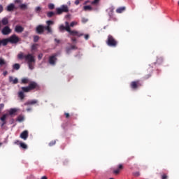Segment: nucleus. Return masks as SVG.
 I'll return each mask as SVG.
<instances>
[{
	"label": "nucleus",
	"instance_id": "nucleus-1",
	"mask_svg": "<svg viewBox=\"0 0 179 179\" xmlns=\"http://www.w3.org/2000/svg\"><path fill=\"white\" fill-rule=\"evenodd\" d=\"M21 90L22 91L18 92V97L20 100H24V93H29L31 92V90H40V85L37 83L31 81L28 86L22 87Z\"/></svg>",
	"mask_w": 179,
	"mask_h": 179
},
{
	"label": "nucleus",
	"instance_id": "nucleus-2",
	"mask_svg": "<svg viewBox=\"0 0 179 179\" xmlns=\"http://www.w3.org/2000/svg\"><path fill=\"white\" fill-rule=\"evenodd\" d=\"M17 57L19 59H24L31 71L34 69V64H36V58L34 57V55L30 53L24 55L23 52H21L18 54Z\"/></svg>",
	"mask_w": 179,
	"mask_h": 179
},
{
	"label": "nucleus",
	"instance_id": "nucleus-3",
	"mask_svg": "<svg viewBox=\"0 0 179 179\" xmlns=\"http://www.w3.org/2000/svg\"><path fill=\"white\" fill-rule=\"evenodd\" d=\"M20 41V38L16 36V34H13L10 36L8 38H4L3 40H0V46L1 45H8V43L11 44H17Z\"/></svg>",
	"mask_w": 179,
	"mask_h": 179
},
{
	"label": "nucleus",
	"instance_id": "nucleus-4",
	"mask_svg": "<svg viewBox=\"0 0 179 179\" xmlns=\"http://www.w3.org/2000/svg\"><path fill=\"white\" fill-rule=\"evenodd\" d=\"M106 43L108 47H113V48H115L118 45V41L113 35L108 36Z\"/></svg>",
	"mask_w": 179,
	"mask_h": 179
},
{
	"label": "nucleus",
	"instance_id": "nucleus-5",
	"mask_svg": "<svg viewBox=\"0 0 179 179\" xmlns=\"http://www.w3.org/2000/svg\"><path fill=\"white\" fill-rule=\"evenodd\" d=\"M56 12L57 15H62V13L69 12V8L67 5H62L60 8H56Z\"/></svg>",
	"mask_w": 179,
	"mask_h": 179
},
{
	"label": "nucleus",
	"instance_id": "nucleus-6",
	"mask_svg": "<svg viewBox=\"0 0 179 179\" xmlns=\"http://www.w3.org/2000/svg\"><path fill=\"white\" fill-rule=\"evenodd\" d=\"M141 86H142V83L139 80L132 81L130 83V87L133 90H137V89H139V87H141Z\"/></svg>",
	"mask_w": 179,
	"mask_h": 179
},
{
	"label": "nucleus",
	"instance_id": "nucleus-7",
	"mask_svg": "<svg viewBox=\"0 0 179 179\" xmlns=\"http://www.w3.org/2000/svg\"><path fill=\"white\" fill-rule=\"evenodd\" d=\"M124 169V165L122 164H120L117 165V167L116 169H113V173L115 174V176H118L121 171Z\"/></svg>",
	"mask_w": 179,
	"mask_h": 179
},
{
	"label": "nucleus",
	"instance_id": "nucleus-8",
	"mask_svg": "<svg viewBox=\"0 0 179 179\" xmlns=\"http://www.w3.org/2000/svg\"><path fill=\"white\" fill-rule=\"evenodd\" d=\"M1 33L3 36H8L12 33V29L8 26H6L2 29Z\"/></svg>",
	"mask_w": 179,
	"mask_h": 179
},
{
	"label": "nucleus",
	"instance_id": "nucleus-9",
	"mask_svg": "<svg viewBox=\"0 0 179 179\" xmlns=\"http://www.w3.org/2000/svg\"><path fill=\"white\" fill-rule=\"evenodd\" d=\"M45 26L43 25H38L36 29V31L37 34H43L44 33Z\"/></svg>",
	"mask_w": 179,
	"mask_h": 179
},
{
	"label": "nucleus",
	"instance_id": "nucleus-10",
	"mask_svg": "<svg viewBox=\"0 0 179 179\" xmlns=\"http://www.w3.org/2000/svg\"><path fill=\"white\" fill-rule=\"evenodd\" d=\"M69 34L70 36H76V37H82V36H83V34L75 30L70 31Z\"/></svg>",
	"mask_w": 179,
	"mask_h": 179
},
{
	"label": "nucleus",
	"instance_id": "nucleus-11",
	"mask_svg": "<svg viewBox=\"0 0 179 179\" xmlns=\"http://www.w3.org/2000/svg\"><path fill=\"white\" fill-rule=\"evenodd\" d=\"M9 115L8 114H3L1 117H0V121H1V127H3L4 125H6V118H8V116Z\"/></svg>",
	"mask_w": 179,
	"mask_h": 179
},
{
	"label": "nucleus",
	"instance_id": "nucleus-12",
	"mask_svg": "<svg viewBox=\"0 0 179 179\" xmlns=\"http://www.w3.org/2000/svg\"><path fill=\"white\" fill-rule=\"evenodd\" d=\"M20 138H21V139H24V141H26V139L29 138V131L27 130L22 131L20 136Z\"/></svg>",
	"mask_w": 179,
	"mask_h": 179
},
{
	"label": "nucleus",
	"instance_id": "nucleus-13",
	"mask_svg": "<svg viewBox=\"0 0 179 179\" xmlns=\"http://www.w3.org/2000/svg\"><path fill=\"white\" fill-rule=\"evenodd\" d=\"M56 61H57V55L50 56L49 57V64L50 65H55Z\"/></svg>",
	"mask_w": 179,
	"mask_h": 179
},
{
	"label": "nucleus",
	"instance_id": "nucleus-14",
	"mask_svg": "<svg viewBox=\"0 0 179 179\" xmlns=\"http://www.w3.org/2000/svg\"><path fill=\"white\" fill-rule=\"evenodd\" d=\"M38 101L37 99L29 100L24 103V106H34V104H37Z\"/></svg>",
	"mask_w": 179,
	"mask_h": 179
},
{
	"label": "nucleus",
	"instance_id": "nucleus-15",
	"mask_svg": "<svg viewBox=\"0 0 179 179\" xmlns=\"http://www.w3.org/2000/svg\"><path fill=\"white\" fill-rule=\"evenodd\" d=\"M6 9L7 12H13V10H15V4L13 3L9 4L8 6H7Z\"/></svg>",
	"mask_w": 179,
	"mask_h": 179
},
{
	"label": "nucleus",
	"instance_id": "nucleus-16",
	"mask_svg": "<svg viewBox=\"0 0 179 179\" xmlns=\"http://www.w3.org/2000/svg\"><path fill=\"white\" fill-rule=\"evenodd\" d=\"M24 30V28L20 25L15 26V31L16 33H23V31Z\"/></svg>",
	"mask_w": 179,
	"mask_h": 179
},
{
	"label": "nucleus",
	"instance_id": "nucleus-17",
	"mask_svg": "<svg viewBox=\"0 0 179 179\" xmlns=\"http://www.w3.org/2000/svg\"><path fill=\"white\" fill-rule=\"evenodd\" d=\"M2 66L7 67L8 66V63L5 60V59L1 57L0 58V68H2Z\"/></svg>",
	"mask_w": 179,
	"mask_h": 179
},
{
	"label": "nucleus",
	"instance_id": "nucleus-18",
	"mask_svg": "<svg viewBox=\"0 0 179 179\" xmlns=\"http://www.w3.org/2000/svg\"><path fill=\"white\" fill-rule=\"evenodd\" d=\"M8 79L9 82L13 83V85H16L19 83V80H17V78L13 79V77L12 76H10Z\"/></svg>",
	"mask_w": 179,
	"mask_h": 179
},
{
	"label": "nucleus",
	"instance_id": "nucleus-19",
	"mask_svg": "<svg viewBox=\"0 0 179 179\" xmlns=\"http://www.w3.org/2000/svg\"><path fill=\"white\" fill-rule=\"evenodd\" d=\"M66 27L64 28V30H66V31H68V33H70L72 30H71V26H69V22H66Z\"/></svg>",
	"mask_w": 179,
	"mask_h": 179
},
{
	"label": "nucleus",
	"instance_id": "nucleus-20",
	"mask_svg": "<svg viewBox=\"0 0 179 179\" xmlns=\"http://www.w3.org/2000/svg\"><path fill=\"white\" fill-rule=\"evenodd\" d=\"M1 23L3 26H6L9 23V20L8 18L4 17L1 20Z\"/></svg>",
	"mask_w": 179,
	"mask_h": 179
},
{
	"label": "nucleus",
	"instance_id": "nucleus-21",
	"mask_svg": "<svg viewBox=\"0 0 179 179\" xmlns=\"http://www.w3.org/2000/svg\"><path fill=\"white\" fill-rule=\"evenodd\" d=\"M126 8L125 7H120L116 10L117 13H122L125 10Z\"/></svg>",
	"mask_w": 179,
	"mask_h": 179
},
{
	"label": "nucleus",
	"instance_id": "nucleus-22",
	"mask_svg": "<svg viewBox=\"0 0 179 179\" xmlns=\"http://www.w3.org/2000/svg\"><path fill=\"white\" fill-rule=\"evenodd\" d=\"M29 78H24L21 80V83H22L23 85H27V83H29Z\"/></svg>",
	"mask_w": 179,
	"mask_h": 179
},
{
	"label": "nucleus",
	"instance_id": "nucleus-23",
	"mask_svg": "<svg viewBox=\"0 0 179 179\" xmlns=\"http://www.w3.org/2000/svg\"><path fill=\"white\" fill-rule=\"evenodd\" d=\"M38 46V44H37V43L32 44L31 46V51H36V50H37Z\"/></svg>",
	"mask_w": 179,
	"mask_h": 179
},
{
	"label": "nucleus",
	"instance_id": "nucleus-24",
	"mask_svg": "<svg viewBox=\"0 0 179 179\" xmlns=\"http://www.w3.org/2000/svg\"><path fill=\"white\" fill-rule=\"evenodd\" d=\"M17 111V110H16L15 108L10 109V110L8 111L9 115H13V114H15Z\"/></svg>",
	"mask_w": 179,
	"mask_h": 179
},
{
	"label": "nucleus",
	"instance_id": "nucleus-25",
	"mask_svg": "<svg viewBox=\"0 0 179 179\" xmlns=\"http://www.w3.org/2000/svg\"><path fill=\"white\" fill-rule=\"evenodd\" d=\"M20 148H22V149L26 150L27 149V145L24 143H20Z\"/></svg>",
	"mask_w": 179,
	"mask_h": 179
},
{
	"label": "nucleus",
	"instance_id": "nucleus-26",
	"mask_svg": "<svg viewBox=\"0 0 179 179\" xmlns=\"http://www.w3.org/2000/svg\"><path fill=\"white\" fill-rule=\"evenodd\" d=\"M13 69H15V71H19V69H20V64H15L13 66Z\"/></svg>",
	"mask_w": 179,
	"mask_h": 179
},
{
	"label": "nucleus",
	"instance_id": "nucleus-27",
	"mask_svg": "<svg viewBox=\"0 0 179 179\" xmlns=\"http://www.w3.org/2000/svg\"><path fill=\"white\" fill-rule=\"evenodd\" d=\"M157 64H158L159 65H160L161 64H163V57H157Z\"/></svg>",
	"mask_w": 179,
	"mask_h": 179
},
{
	"label": "nucleus",
	"instance_id": "nucleus-28",
	"mask_svg": "<svg viewBox=\"0 0 179 179\" xmlns=\"http://www.w3.org/2000/svg\"><path fill=\"white\" fill-rule=\"evenodd\" d=\"M17 121H18V122H22L24 121V117H23L22 115H19L17 118Z\"/></svg>",
	"mask_w": 179,
	"mask_h": 179
},
{
	"label": "nucleus",
	"instance_id": "nucleus-29",
	"mask_svg": "<svg viewBox=\"0 0 179 179\" xmlns=\"http://www.w3.org/2000/svg\"><path fill=\"white\" fill-rule=\"evenodd\" d=\"M45 30H46L48 33H52V29L50 26H45Z\"/></svg>",
	"mask_w": 179,
	"mask_h": 179
},
{
	"label": "nucleus",
	"instance_id": "nucleus-30",
	"mask_svg": "<svg viewBox=\"0 0 179 179\" xmlns=\"http://www.w3.org/2000/svg\"><path fill=\"white\" fill-rule=\"evenodd\" d=\"M54 15H55V13H54L52 11H50V12L47 13L48 17H52V16H54Z\"/></svg>",
	"mask_w": 179,
	"mask_h": 179
},
{
	"label": "nucleus",
	"instance_id": "nucleus-31",
	"mask_svg": "<svg viewBox=\"0 0 179 179\" xmlns=\"http://www.w3.org/2000/svg\"><path fill=\"white\" fill-rule=\"evenodd\" d=\"M40 40V36L36 35L34 36V43H37Z\"/></svg>",
	"mask_w": 179,
	"mask_h": 179
},
{
	"label": "nucleus",
	"instance_id": "nucleus-32",
	"mask_svg": "<svg viewBox=\"0 0 179 179\" xmlns=\"http://www.w3.org/2000/svg\"><path fill=\"white\" fill-rule=\"evenodd\" d=\"M48 6L49 9H50L51 10H52V9H55V6L52 3H49Z\"/></svg>",
	"mask_w": 179,
	"mask_h": 179
},
{
	"label": "nucleus",
	"instance_id": "nucleus-33",
	"mask_svg": "<svg viewBox=\"0 0 179 179\" xmlns=\"http://www.w3.org/2000/svg\"><path fill=\"white\" fill-rule=\"evenodd\" d=\"M84 10H92V6H85Z\"/></svg>",
	"mask_w": 179,
	"mask_h": 179
},
{
	"label": "nucleus",
	"instance_id": "nucleus-34",
	"mask_svg": "<svg viewBox=\"0 0 179 179\" xmlns=\"http://www.w3.org/2000/svg\"><path fill=\"white\" fill-rule=\"evenodd\" d=\"M20 9L24 10V9H27V6L26 4H21L20 6Z\"/></svg>",
	"mask_w": 179,
	"mask_h": 179
},
{
	"label": "nucleus",
	"instance_id": "nucleus-35",
	"mask_svg": "<svg viewBox=\"0 0 179 179\" xmlns=\"http://www.w3.org/2000/svg\"><path fill=\"white\" fill-rule=\"evenodd\" d=\"M55 143H57V141L53 140L49 143V146H54V145H55Z\"/></svg>",
	"mask_w": 179,
	"mask_h": 179
},
{
	"label": "nucleus",
	"instance_id": "nucleus-36",
	"mask_svg": "<svg viewBox=\"0 0 179 179\" xmlns=\"http://www.w3.org/2000/svg\"><path fill=\"white\" fill-rule=\"evenodd\" d=\"M152 77V74H147L145 75L144 77H143V79L145 80H147V79H149V78H151Z\"/></svg>",
	"mask_w": 179,
	"mask_h": 179
},
{
	"label": "nucleus",
	"instance_id": "nucleus-37",
	"mask_svg": "<svg viewBox=\"0 0 179 179\" xmlns=\"http://www.w3.org/2000/svg\"><path fill=\"white\" fill-rule=\"evenodd\" d=\"M71 51H72V49L71 48V47H68L66 48V54H70Z\"/></svg>",
	"mask_w": 179,
	"mask_h": 179
},
{
	"label": "nucleus",
	"instance_id": "nucleus-38",
	"mask_svg": "<svg viewBox=\"0 0 179 179\" xmlns=\"http://www.w3.org/2000/svg\"><path fill=\"white\" fill-rule=\"evenodd\" d=\"M133 176H134V177H139V176H141V173H139V171L134 172Z\"/></svg>",
	"mask_w": 179,
	"mask_h": 179
},
{
	"label": "nucleus",
	"instance_id": "nucleus-39",
	"mask_svg": "<svg viewBox=\"0 0 179 179\" xmlns=\"http://www.w3.org/2000/svg\"><path fill=\"white\" fill-rule=\"evenodd\" d=\"M100 2V0H94L93 1L91 2L92 5H96Z\"/></svg>",
	"mask_w": 179,
	"mask_h": 179
},
{
	"label": "nucleus",
	"instance_id": "nucleus-40",
	"mask_svg": "<svg viewBox=\"0 0 179 179\" xmlns=\"http://www.w3.org/2000/svg\"><path fill=\"white\" fill-rule=\"evenodd\" d=\"M46 23H47V26H50L51 24H54V22L53 21H51V20H48V21H47L46 22Z\"/></svg>",
	"mask_w": 179,
	"mask_h": 179
},
{
	"label": "nucleus",
	"instance_id": "nucleus-41",
	"mask_svg": "<svg viewBox=\"0 0 179 179\" xmlns=\"http://www.w3.org/2000/svg\"><path fill=\"white\" fill-rule=\"evenodd\" d=\"M78 24V22H72L70 23V27H73V26Z\"/></svg>",
	"mask_w": 179,
	"mask_h": 179
},
{
	"label": "nucleus",
	"instance_id": "nucleus-42",
	"mask_svg": "<svg viewBox=\"0 0 179 179\" xmlns=\"http://www.w3.org/2000/svg\"><path fill=\"white\" fill-rule=\"evenodd\" d=\"M71 50H78V47L75 45H71Z\"/></svg>",
	"mask_w": 179,
	"mask_h": 179
},
{
	"label": "nucleus",
	"instance_id": "nucleus-43",
	"mask_svg": "<svg viewBox=\"0 0 179 179\" xmlns=\"http://www.w3.org/2000/svg\"><path fill=\"white\" fill-rule=\"evenodd\" d=\"M59 30H60L61 31H62L63 30H65V26H64V25H60V27H59Z\"/></svg>",
	"mask_w": 179,
	"mask_h": 179
},
{
	"label": "nucleus",
	"instance_id": "nucleus-44",
	"mask_svg": "<svg viewBox=\"0 0 179 179\" xmlns=\"http://www.w3.org/2000/svg\"><path fill=\"white\" fill-rule=\"evenodd\" d=\"M36 12L38 13L41 10V7H36L35 9Z\"/></svg>",
	"mask_w": 179,
	"mask_h": 179
},
{
	"label": "nucleus",
	"instance_id": "nucleus-45",
	"mask_svg": "<svg viewBox=\"0 0 179 179\" xmlns=\"http://www.w3.org/2000/svg\"><path fill=\"white\" fill-rule=\"evenodd\" d=\"M135 159V157H134V156H131L130 157H129V158L127 159V162H129V161H131V160H132V159Z\"/></svg>",
	"mask_w": 179,
	"mask_h": 179
},
{
	"label": "nucleus",
	"instance_id": "nucleus-46",
	"mask_svg": "<svg viewBox=\"0 0 179 179\" xmlns=\"http://www.w3.org/2000/svg\"><path fill=\"white\" fill-rule=\"evenodd\" d=\"M3 12V6L0 4V13H2Z\"/></svg>",
	"mask_w": 179,
	"mask_h": 179
},
{
	"label": "nucleus",
	"instance_id": "nucleus-47",
	"mask_svg": "<svg viewBox=\"0 0 179 179\" xmlns=\"http://www.w3.org/2000/svg\"><path fill=\"white\" fill-rule=\"evenodd\" d=\"M55 43H57V44H59L61 43V40L57 39V38H55Z\"/></svg>",
	"mask_w": 179,
	"mask_h": 179
},
{
	"label": "nucleus",
	"instance_id": "nucleus-48",
	"mask_svg": "<svg viewBox=\"0 0 179 179\" xmlns=\"http://www.w3.org/2000/svg\"><path fill=\"white\" fill-rule=\"evenodd\" d=\"M162 179H167V175L166 173L162 176Z\"/></svg>",
	"mask_w": 179,
	"mask_h": 179
},
{
	"label": "nucleus",
	"instance_id": "nucleus-49",
	"mask_svg": "<svg viewBox=\"0 0 179 179\" xmlns=\"http://www.w3.org/2000/svg\"><path fill=\"white\" fill-rule=\"evenodd\" d=\"M87 19H86V18H82V22H83V23H87Z\"/></svg>",
	"mask_w": 179,
	"mask_h": 179
},
{
	"label": "nucleus",
	"instance_id": "nucleus-50",
	"mask_svg": "<svg viewBox=\"0 0 179 179\" xmlns=\"http://www.w3.org/2000/svg\"><path fill=\"white\" fill-rule=\"evenodd\" d=\"M14 143H15V145H20V141L19 140H16V141L14 142Z\"/></svg>",
	"mask_w": 179,
	"mask_h": 179
},
{
	"label": "nucleus",
	"instance_id": "nucleus-51",
	"mask_svg": "<svg viewBox=\"0 0 179 179\" xmlns=\"http://www.w3.org/2000/svg\"><path fill=\"white\" fill-rule=\"evenodd\" d=\"M85 40H89V34H85Z\"/></svg>",
	"mask_w": 179,
	"mask_h": 179
},
{
	"label": "nucleus",
	"instance_id": "nucleus-52",
	"mask_svg": "<svg viewBox=\"0 0 179 179\" xmlns=\"http://www.w3.org/2000/svg\"><path fill=\"white\" fill-rule=\"evenodd\" d=\"M71 41H73V43H76V38H71Z\"/></svg>",
	"mask_w": 179,
	"mask_h": 179
},
{
	"label": "nucleus",
	"instance_id": "nucleus-53",
	"mask_svg": "<svg viewBox=\"0 0 179 179\" xmlns=\"http://www.w3.org/2000/svg\"><path fill=\"white\" fill-rule=\"evenodd\" d=\"M79 3H80V1H79V0H76L75 1V5H79Z\"/></svg>",
	"mask_w": 179,
	"mask_h": 179
},
{
	"label": "nucleus",
	"instance_id": "nucleus-54",
	"mask_svg": "<svg viewBox=\"0 0 179 179\" xmlns=\"http://www.w3.org/2000/svg\"><path fill=\"white\" fill-rule=\"evenodd\" d=\"M64 115L66 116V118H69L70 117L69 113H64Z\"/></svg>",
	"mask_w": 179,
	"mask_h": 179
},
{
	"label": "nucleus",
	"instance_id": "nucleus-55",
	"mask_svg": "<svg viewBox=\"0 0 179 179\" xmlns=\"http://www.w3.org/2000/svg\"><path fill=\"white\" fill-rule=\"evenodd\" d=\"M3 76H6V75H8V72L6 71H3Z\"/></svg>",
	"mask_w": 179,
	"mask_h": 179
},
{
	"label": "nucleus",
	"instance_id": "nucleus-56",
	"mask_svg": "<svg viewBox=\"0 0 179 179\" xmlns=\"http://www.w3.org/2000/svg\"><path fill=\"white\" fill-rule=\"evenodd\" d=\"M0 107L1 108H3V107H5V105L3 103H1Z\"/></svg>",
	"mask_w": 179,
	"mask_h": 179
},
{
	"label": "nucleus",
	"instance_id": "nucleus-57",
	"mask_svg": "<svg viewBox=\"0 0 179 179\" xmlns=\"http://www.w3.org/2000/svg\"><path fill=\"white\" fill-rule=\"evenodd\" d=\"M15 2H16L17 3H20V0H15Z\"/></svg>",
	"mask_w": 179,
	"mask_h": 179
},
{
	"label": "nucleus",
	"instance_id": "nucleus-58",
	"mask_svg": "<svg viewBox=\"0 0 179 179\" xmlns=\"http://www.w3.org/2000/svg\"><path fill=\"white\" fill-rule=\"evenodd\" d=\"M38 59H41V55H39L38 56Z\"/></svg>",
	"mask_w": 179,
	"mask_h": 179
},
{
	"label": "nucleus",
	"instance_id": "nucleus-59",
	"mask_svg": "<svg viewBox=\"0 0 179 179\" xmlns=\"http://www.w3.org/2000/svg\"><path fill=\"white\" fill-rule=\"evenodd\" d=\"M41 179H47V177H46V176H43V177L41 178Z\"/></svg>",
	"mask_w": 179,
	"mask_h": 179
},
{
	"label": "nucleus",
	"instance_id": "nucleus-60",
	"mask_svg": "<svg viewBox=\"0 0 179 179\" xmlns=\"http://www.w3.org/2000/svg\"><path fill=\"white\" fill-rule=\"evenodd\" d=\"M30 110H31V108H27V111H30Z\"/></svg>",
	"mask_w": 179,
	"mask_h": 179
},
{
	"label": "nucleus",
	"instance_id": "nucleus-61",
	"mask_svg": "<svg viewBox=\"0 0 179 179\" xmlns=\"http://www.w3.org/2000/svg\"><path fill=\"white\" fill-rule=\"evenodd\" d=\"M0 146H2V143H0Z\"/></svg>",
	"mask_w": 179,
	"mask_h": 179
},
{
	"label": "nucleus",
	"instance_id": "nucleus-62",
	"mask_svg": "<svg viewBox=\"0 0 179 179\" xmlns=\"http://www.w3.org/2000/svg\"><path fill=\"white\" fill-rule=\"evenodd\" d=\"M109 179H114L113 178H109Z\"/></svg>",
	"mask_w": 179,
	"mask_h": 179
},
{
	"label": "nucleus",
	"instance_id": "nucleus-63",
	"mask_svg": "<svg viewBox=\"0 0 179 179\" xmlns=\"http://www.w3.org/2000/svg\"><path fill=\"white\" fill-rule=\"evenodd\" d=\"M0 113H1V108H0Z\"/></svg>",
	"mask_w": 179,
	"mask_h": 179
}]
</instances>
